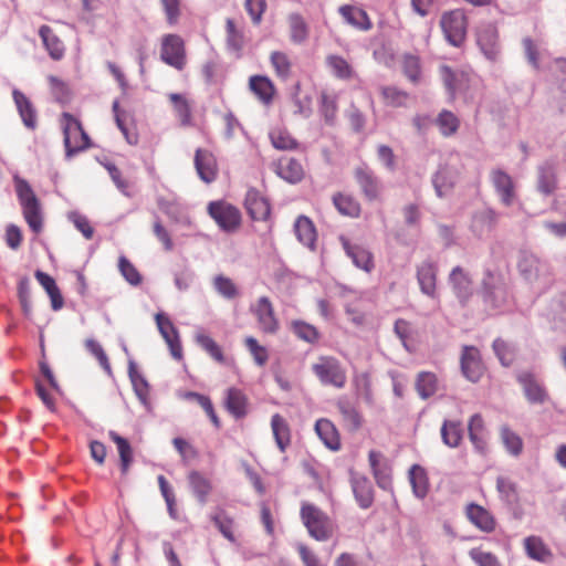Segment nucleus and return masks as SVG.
Wrapping results in <instances>:
<instances>
[{
    "label": "nucleus",
    "instance_id": "338daca9",
    "mask_svg": "<svg viewBox=\"0 0 566 566\" xmlns=\"http://www.w3.org/2000/svg\"><path fill=\"white\" fill-rule=\"evenodd\" d=\"M214 525L218 527L220 533L230 542H234L235 537L233 534V520L224 514H216L212 517Z\"/></svg>",
    "mask_w": 566,
    "mask_h": 566
},
{
    "label": "nucleus",
    "instance_id": "bb28decb",
    "mask_svg": "<svg viewBox=\"0 0 566 566\" xmlns=\"http://www.w3.org/2000/svg\"><path fill=\"white\" fill-rule=\"evenodd\" d=\"M437 266L429 261L422 262L417 270V279L422 293L433 297L437 286Z\"/></svg>",
    "mask_w": 566,
    "mask_h": 566
},
{
    "label": "nucleus",
    "instance_id": "69168bd1",
    "mask_svg": "<svg viewBox=\"0 0 566 566\" xmlns=\"http://www.w3.org/2000/svg\"><path fill=\"white\" fill-rule=\"evenodd\" d=\"M493 349L503 366H510L514 361V352L503 339L493 342Z\"/></svg>",
    "mask_w": 566,
    "mask_h": 566
},
{
    "label": "nucleus",
    "instance_id": "603ef678",
    "mask_svg": "<svg viewBox=\"0 0 566 566\" xmlns=\"http://www.w3.org/2000/svg\"><path fill=\"white\" fill-rule=\"evenodd\" d=\"M270 139L274 148L279 150H291L296 148V140L284 129H273Z\"/></svg>",
    "mask_w": 566,
    "mask_h": 566
},
{
    "label": "nucleus",
    "instance_id": "7c9ffc66",
    "mask_svg": "<svg viewBox=\"0 0 566 566\" xmlns=\"http://www.w3.org/2000/svg\"><path fill=\"white\" fill-rule=\"evenodd\" d=\"M248 397L238 388H229L226 395L224 406L235 418H243L248 413Z\"/></svg>",
    "mask_w": 566,
    "mask_h": 566
},
{
    "label": "nucleus",
    "instance_id": "f3484780",
    "mask_svg": "<svg viewBox=\"0 0 566 566\" xmlns=\"http://www.w3.org/2000/svg\"><path fill=\"white\" fill-rule=\"evenodd\" d=\"M467 518L480 531L484 533H492L496 528V520L485 507L470 503L465 507Z\"/></svg>",
    "mask_w": 566,
    "mask_h": 566
},
{
    "label": "nucleus",
    "instance_id": "473e14b6",
    "mask_svg": "<svg viewBox=\"0 0 566 566\" xmlns=\"http://www.w3.org/2000/svg\"><path fill=\"white\" fill-rule=\"evenodd\" d=\"M108 437L117 447L120 472L123 475H126L134 461L133 448L128 440L119 436L116 431L111 430Z\"/></svg>",
    "mask_w": 566,
    "mask_h": 566
},
{
    "label": "nucleus",
    "instance_id": "ea45409f",
    "mask_svg": "<svg viewBox=\"0 0 566 566\" xmlns=\"http://www.w3.org/2000/svg\"><path fill=\"white\" fill-rule=\"evenodd\" d=\"M270 63L274 70L276 77L286 81L292 75L293 63L287 53L282 51H273L270 54Z\"/></svg>",
    "mask_w": 566,
    "mask_h": 566
},
{
    "label": "nucleus",
    "instance_id": "774afa93",
    "mask_svg": "<svg viewBox=\"0 0 566 566\" xmlns=\"http://www.w3.org/2000/svg\"><path fill=\"white\" fill-rule=\"evenodd\" d=\"M539 260L535 255H525L518 263L521 273L528 280L537 276Z\"/></svg>",
    "mask_w": 566,
    "mask_h": 566
},
{
    "label": "nucleus",
    "instance_id": "5fc2aeb1",
    "mask_svg": "<svg viewBox=\"0 0 566 566\" xmlns=\"http://www.w3.org/2000/svg\"><path fill=\"white\" fill-rule=\"evenodd\" d=\"M292 329L300 339L311 344L316 343L319 338L317 328L302 321L293 322Z\"/></svg>",
    "mask_w": 566,
    "mask_h": 566
},
{
    "label": "nucleus",
    "instance_id": "e433bc0d",
    "mask_svg": "<svg viewBox=\"0 0 566 566\" xmlns=\"http://www.w3.org/2000/svg\"><path fill=\"white\" fill-rule=\"evenodd\" d=\"M353 492L361 509H368L374 502V492L370 482L365 476H356L352 481Z\"/></svg>",
    "mask_w": 566,
    "mask_h": 566
},
{
    "label": "nucleus",
    "instance_id": "a18cd8bd",
    "mask_svg": "<svg viewBox=\"0 0 566 566\" xmlns=\"http://www.w3.org/2000/svg\"><path fill=\"white\" fill-rule=\"evenodd\" d=\"M416 389L423 399L433 396L438 390L437 376L430 371H421L417 377Z\"/></svg>",
    "mask_w": 566,
    "mask_h": 566
},
{
    "label": "nucleus",
    "instance_id": "2eb2a0df",
    "mask_svg": "<svg viewBox=\"0 0 566 566\" xmlns=\"http://www.w3.org/2000/svg\"><path fill=\"white\" fill-rule=\"evenodd\" d=\"M195 167L201 180L207 184L216 180L218 165L213 154L207 149L198 148L195 155Z\"/></svg>",
    "mask_w": 566,
    "mask_h": 566
},
{
    "label": "nucleus",
    "instance_id": "dca6fc26",
    "mask_svg": "<svg viewBox=\"0 0 566 566\" xmlns=\"http://www.w3.org/2000/svg\"><path fill=\"white\" fill-rule=\"evenodd\" d=\"M491 181L502 203L510 207L516 197L515 186L511 176L501 169H494L491 171Z\"/></svg>",
    "mask_w": 566,
    "mask_h": 566
},
{
    "label": "nucleus",
    "instance_id": "37998d69",
    "mask_svg": "<svg viewBox=\"0 0 566 566\" xmlns=\"http://www.w3.org/2000/svg\"><path fill=\"white\" fill-rule=\"evenodd\" d=\"M333 202L343 216L357 218L360 214V203L349 195L337 193L333 197Z\"/></svg>",
    "mask_w": 566,
    "mask_h": 566
},
{
    "label": "nucleus",
    "instance_id": "864d4df0",
    "mask_svg": "<svg viewBox=\"0 0 566 566\" xmlns=\"http://www.w3.org/2000/svg\"><path fill=\"white\" fill-rule=\"evenodd\" d=\"M213 286L224 298L233 300L239 296V289L234 282L224 275H217L213 280Z\"/></svg>",
    "mask_w": 566,
    "mask_h": 566
},
{
    "label": "nucleus",
    "instance_id": "13d9d810",
    "mask_svg": "<svg viewBox=\"0 0 566 566\" xmlns=\"http://www.w3.org/2000/svg\"><path fill=\"white\" fill-rule=\"evenodd\" d=\"M501 438L506 449L514 455L521 453L523 448L522 439L513 432L507 426L501 428Z\"/></svg>",
    "mask_w": 566,
    "mask_h": 566
},
{
    "label": "nucleus",
    "instance_id": "f257e3e1",
    "mask_svg": "<svg viewBox=\"0 0 566 566\" xmlns=\"http://www.w3.org/2000/svg\"><path fill=\"white\" fill-rule=\"evenodd\" d=\"M14 184L25 222L35 234L41 233L43 230V214L40 200L27 180L15 177Z\"/></svg>",
    "mask_w": 566,
    "mask_h": 566
},
{
    "label": "nucleus",
    "instance_id": "a211bd4d",
    "mask_svg": "<svg viewBox=\"0 0 566 566\" xmlns=\"http://www.w3.org/2000/svg\"><path fill=\"white\" fill-rule=\"evenodd\" d=\"M244 206L249 216L255 221H264L271 213L268 199L264 198L256 189L248 190Z\"/></svg>",
    "mask_w": 566,
    "mask_h": 566
},
{
    "label": "nucleus",
    "instance_id": "9d476101",
    "mask_svg": "<svg viewBox=\"0 0 566 566\" xmlns=\"http://www.w3.org/2000/svg\"><path fill=\"white\" fill-rule=\"evenodd\" d=\"M460 363L462 374L468 380L476 382L481 379L485 367L476 347L463 346Z\"/></svg>",
    "mask_w": 566,
    "mask_h": 566
},
{
    "label": "nucleus",
    "instance_id": "0e129e2a",
    "mask_svg": "<svg viewBox=\"0 0 566 566\" xmlns=\"http://www.w3.org/2000/svg\"><path fill=\"white\" fill-rule=\"evenodd\" d=\"M85 347L92 355L95 356L102 368L108 374H111V364L101 344L94 339H86Z\"/></svg>",
    "mask_w": 566,
    "mask_h": 566
},
{
    "label": "nucleus",
    "instance_id": "4d7b16f0",
    "mask_svg": "<svg viewBox=\"0 0 566 566\" xmlns=\"http://www.w3.org/2000/svg\"><path fill=\"white\" fill-rule=\"evenodd\" d=\"M118 269L129 284L137 286L142 283L143 277L140 273L126 256H119Z\"/></svg>",
    "mask_w": 566,
    "mask_h": 566
},
{
    "label": "nucleus",
    "instance_id": "6e6552de",
    "mask_svg": "<svg viewBox=\"0 0 566 566\" xmlns=\"http://www.w3.org/2000/svg\"><path fill=\"white\" fill-rule=\"evenodd\" d=\"M506 286L501 275L488 270L482 280V296L490 308H497L506 301Z\"/></svg>",
    "mask_w": 566,
    "mask_h": 566
},
{
    "label": "nucleus",
    "instance_id": "6ab92c4d",
    "mask_svg": "<svg viewBox=\"0 0 566 566\" xmlns=\"http://www.w3.org/2000/svg\"><path fill=\"white\" fill-rule=\"evenodd\" d=\"M526 556L535 562L547 564L553 560V552L544 539L536 535H530L523 539Z\"/></svg>",
    "mask_w": 566,
    "mask_h": 566
},
{
    "label": "nucleus",
    "instance_id": "de8ad7c7",
    "mask_svg": "<svg viewBox=\"0 0 566 566\" xmlns=\"http://www.w3.org/2000/svg\"><path fill=\"white\" fill-rule=\"evenodd\" d=\"M290 36L294 43H303L308 36V27L300 14H291L289 18Z\"/></svg>",
    "mask_w": 566,
    "mask_h": 566
},
{
    "label": "nucleus",
    "instance_id": "39448f33",
    "mask_svg": "<svg viewBox=\"0 0 566 566\" xmlns=\"http://www.w3.org/2000/svg\"><path fill=\"white\" fill-rule=\"evenodd\" d=\"M440 25L448 42L454 46H460L467 36L468 21L461 9L446 12L440 21Z\"/></svg>",
    "mask_w": 566,
    "mask_h": 566
},
{
    "label": "nucleus",
    "instance_id": "f8f14e48",
    "mask_svg": "<svg viewBox=\"0 0 566 566\" xmlns=\"http://www.w3.org/2000/svg\"><path fill=\"white\" fill-rule=\"evenodd\" d=\"M517 381L522 386L526 399L531 403H544L547 398L545 387L538 381L536 376L531 371H521L517 375Z\"/></svg>",
    "mask_w": 566,
    "mask_h": 566
},
{
    "label": "nucleus",
    "instance_id": "9b49d317",
    "mask_svg": "<svg viewBox=\"0 0 566 566\" xmlns=\"http://www.w3.org/2000/svg\"><path fill=\"white\" fill-rule=\"evenodd\" d=\"M157 327L167 343L174 358L180 360L182 358V346L179 339V334L172 322L168 316L158 313L155 316Z\"/></svg>",
    "mask_w": 566,
    "mask_h": 566
},
{
    "label": "nucleus",
    "instance_id": "c9c22d12",
    "mask_svg": "<svg viewBox=\"0 0 566 566\" xmlns=\"http://www.w3.org/2000/svg\"><path fill=\"white\" fill-rule=\"evenodd\" d=\"M382 102L386 106L399 108L406 107L410 99V94L395 85H384L379 88Z\"/></svg>",
    "mask_w": 566,
    "mask_h": 566
},
{
    "label": "nucleus",
    "instance_id": "cd10ccee",
    "mask_svg": "<svg viewBox=\"0 0 566 566\" xmlns=\"http://www.w3.org/2000/svg\"><path fill=\"white\" fill-rule=\"evenodd\" d=\"M275 171L282 179L291 184H296L304 177V169L301 163L286 156L279 159Z\"/></svg>",
    "mask_w": 566,
    "mask_h": 566
},
{
    "label": "nucleus",
    "instance_id": "7ed1b4c3",
    "mask_svg": "<svg viewBox=\"0 0 566 566\" xmlns=\"http://www.w3.org/2000/svg\"><path fill=\"white\" fill-rule=\"evenodd\" d=\"M61 124L67 156H73L91 146L90 137L83 129L81 122L72 114L63 113Z\"/></svg>",
    "mask_w": 566,
    "mask_h": 566
},
{
    "label": "nucleus",
    "instance_id": "1a4fd4ad",
    "mask_svg": "<svg viewBox=\"0 0 566 566\" xmlns=\"http://www.w3.org/2000/svg\"><path fill=\"white\" fill-rule=\"evenodd\" d=\"M448 282L455 297L462 305H465L474 293V281L471 273L460 265L454 266L448 276Z\"/></svg>",
    "mask_w": 566,
    "mask_h": 566
},
{
    "label": "nucleus",
    "instance_id": "09e8293b",
    "mask_svg": "<svg viewBox=\"0 0 566 566\" xmlns=\"http://www.w3.org/2000/svg\"><path fill=\"white\" fill-rule=\"evenodd\" d=\"M169 101L171 102L174 109L179 117L181 124L184 126L190 125L191 123V108L187 101V98L178 93H171L169 95Z\"/></svg>",
    "mask_w": 566,
    "mask_h": 566
},
{
    "label": "nucleus",
    "instance_id": "b1692460",
    "mask_svg": "<svg viewBox=\"0 0 566 566\" xmlns=\"http://www.w3.org/2000/svg\"><path fill=\"white\" fill-rule=\"evenodd\" d=\"M399 65L402 74L412 85H418L422 81L423 71L420 55L405 52L399 57Z\"/></svg>",
    "mask_w": 566,
    "mask_h": 566
},
{
    "label": "nucleus",
    "instance_id": "8fccbe9b",
    "mask_svg": "<svg viewBox=\"0 0 566 566\" xmlns=\"http://www.w3.org/2000/svg\"><path fill=\"white\" fill-rule=\"evenodd\" d=\"M326 63L331 67L333 74L342 80H348L353 76L354 71L350 64L339 55H328Z\"/></svg>",
    "mask_w": 566,
    "mask_h": 566
},
{
    "label": "nucleus",
    "instance_id": "58836bf2",
    "mask_svg": "<svg viewBox=\"0 0 566 566\" xmlns=\"http://www.w3.org/2000/svg\"><path fill=\"white\" fill-rule=\"evenodd\" d=\"M295 234L298 241L305 247L313 248L316 241L314 223L304 216H300L294 224Z\"/></svg>",
    "mask_w": 566,
    "mask_h": 566
},
{
    "label": "nucleus",
    "instance_id": "bf43d9fd",
    "mask_svg": "<svg viewBox=\"0 0 566 566\" xmlns=\"http://www.w3.org/2000/svg\"><path fill=\"white\" fill-rule=\"evenodd\" d=\"M226 29L228 46L235 52L241 51L244 44V38L242 32L237 29L234 21L228 19L226 22Z\"/></svg>",
    "mask_w": 566,
    "mask_h": 566
},
{
    "label": "nucleus",
    "instance_id": "423d86ee",
    "mask_svg": "<svg viewBox=\"0 0 566 566\" xmlns=\"http://www.w3.org/2000/svg\"><path fill=\"white\" fill-rule=\"evenodd\" d=\"M160 59L167 65L178 71L187 63L185 41L178 34H166L161 39Z\"/></svg>",
    "mask_w": 566,
    "mask_h": 566
},
{
    "label": "nucleus",
    "instance_id": "a878e982",
    "mask_svg": "<svg viewBox=\"0 0 566 566\" xmlns=\"http://www.w3.org/2000/svg\"><path fill=\"white\" fill-rule=\"evenodd\" d=\"M188 483L195 496L200 504L208 501V496L212 492V482L203 473L192 470L187 475Z\"/></svg>",
    "mask_w": 566,
    "mask_h": 566
},
{
    "label": "nucleus",
    "instance_id": "79ce46f5",
    "mask_svg": "<svg viewBox=\"0 0 566 566\" xmlns=\"http://www.w3.org/2000/svg\"><path fill=\"white\" fill-rule=\"evenodd\" d=\"M463 431L460 421L446 420L441 427L442 441L450 448H457L462 441Z\"/></svg>",
    "mask_w": 566,
    "mask_h": 566
},
{
    "label": "nucleus",
    "instance_id": "49530a36",
    "mask_svg": "<svg viewBox=\"0 0 566 566\" xmlns=\"http://www.w3.org/2000/svg\"><path fill=\"white\" fill-rule=\"evenodd\" d=\"M409 480L413 493L418 497H424L428 493V478L426 471L420 465H412L409 471Z\"/></svg>",
    "mask_w": 566,
    "mask_h": 566
},
{
    "label": "nucleus",
    "instance_id": "6e6d98bb",
    "mask_svg": "<svg viewBox=\"0 0 566 566\" xmlns=\"http://www.w3.org/2000/svg\"><path fill=\"white\" fill-rule=\"evenodd\" d=\"M496 489L501 495V499L512 504L518 500V493L516 484L507 478L499 476L496 480Z\"/></svg>",
    "mask_w": 566,
    "mask_h": 566
},
{
    "label": "nucleus",
    "instance_id": "4c0bfd02",
    "mask_svg": "<svg viewBox=\"0 0 566 566\" xmlns=\"http://www.w3.org/2000/svg\"><path fill=\"white\" fill-rule=\"evenodd\" d=\"M337 408L342 415L344 426L349 431H357L363 426L364 419L361 413L348 401H338Z\"/></svg>",
    "mask_w": 566,
    "mask_h": 566
},
{
    "label": "nucleus",
    "instance_id": "c85d7f7f",
    "mask_svg": "<svg viewBox=\"0 0 566 566\" xmlns=\"http://www.w3.org/2000/svg\"><path fill=\"white\" fill-rule=\"evenodd\" d=\"M193 339L214 361L219 364L226 363L221 346L203 328H198L195 332Z\"/></svg>",
    "mask_w": 566,
    "mask_h": 566
},
{
    "label": "nucleus",
    "instance_id": "ddd939ff",
    "mask_svg": "<svg viewBox=\"0 0 566 566\" xmlns=\"http://www.w3.org/2000/svg\"><path fill=\"white\" fill-rule=\"evenodd\" d=\"M253 314L256 316L260 329L266 334H273L279 328L277 319L271 301L266 296H262L252 307Z\"/></svg>",
    "mask_w": 566,
    "mask_h": 566
},
{
    "label": "nucleus",
    "instance_id": "412c9836",
    "mask_svg": "<svg viewBox=\"0 0 566 566\" xmlns=\"http://www.w3.org/2000/svg\"><path fill=\"white\" fill-rule=\"evenodd\" d=\"M340 242L346 254L358 269L368 273L374 269V256L369 250L358 244H352L345 237H340Z\"/></svg>",
    "mask_w": 566,
    "mask_h": 566
},
{
    "label": "nucleus",
    "instance_id": "052dcab7",
    "mask_svg": "<svg viewBox=\"0 0 566 566\" xmlns=\"http://www.w3.org/2000/svg\"><path fill=\"white\" fill-rule=\"evenodd\" d=\"M244 344L252 355L254 361L259 366H264L269 359V353L266 348L258 343V340L249 336L244 339Z\"/></svg>",
    "mask_w": 566,
    "mask_h": 566
},
{
    "label": "nucleus",
    "instance_id": "0eeeda50",
    "mask_svg": "<svg viewBox=\"0 0 566 566\" xmlns=\"http://www.w3.org/2000/svg\"><path fill=\"white\" fill-rule=\"evenodd\" d=\"M208 212L220 229L226 232H234L241 224V213L239 209L224 201L210 202Z\"/></svg>",
    "mask_w": 566,
    "mask_h": 566
},
{
    "label": "nucleus",
    "instance_id": "3c124183",
    "mask_svg": "<svg viewBox=\"0 0 566 566\" xmlns=\"http://www.w3.org/2000/svg\"><path fill=\"white\" fill-rule=\"evenodd\" d=\"M497 219L499 214L493 209H484L474 216L473 228L479 232L491 230L497 223Z\"/></svg>",
    "mask_w": 566,
    "mask_h": 566
},
{
    "label": "nucleus",
    "instance_id": "f704fd0d",
    "mask_svg": "<svg viewBox=\"0 0 566 566\" xmlns=\"http://www.w3.org/2000/svg\"><path fill=\"white\" fill-rule=\"evenodd\" d=\"M271 428L279 449L284 452L291 444V429L286 419L280 413L273 415L271 418Z\"/></svg>",
    "mask_w": 566,
    "mask_h": 566
},
{
    "label": "nucleus",
    "instance_id": "c03bdc74",
    "mask_svg": "<svg viewBox=\"0 0 566 566\" xmlns=\"http://www.w3.org/2000/svg\"><path fill=\"white\" fill-rule=\"evenodd\" d=\"M537 188L542 193L546 196L552 195L556 190V172L552 165L546 164L539 168Z\"/></svg>",
    "mask_w": 566,
    "mask_h": 566
},
{
    "label": "nucleus",
    "instance_id": "c756f323",
    "mask_svg": "<svg viewBox=\"0 0 566 566\" xmlns=\"http://www.w3.org/2000/svg\"><path fill=\"white\" fill-rule=\"evenodd\" d=\"M39 35L51 59L60 61L64 57V44L49 25H42L39 30Z\"/></svg>",
    "mask_w": 566,
    "mask_h": 566
},
{
    "label": "nucleus",
    "instance_id": "aec40b11",
    "mask_svg": "<svg viewBox=\"0 0 566 566\" xmlns=\"http://www.w3.org/2000/svg\"><path fill=\"white\" fill-rule=\"evenodd\" d=\"M478 44L486 59L495 61L500 55L499 31L494 25H486L478 33Z\"/></svg>",
    "mask_w": 566,
    "mask_h": 566
},
{
    "label": "nucleus",
    "instance_id": "20e7f679",
    "mask_svg": "<svg viewBox=\"0 0 566 566\" xmlns=\"http://www.w3.org/2000/svg\"><path fill=\"white\" fill-rule=\"evenodd\" d=\"M312 370L318 380L325 386L344 388L347 376L340 361L333 356H322L317 363L313 364Z\"/></svg>",
    "mask_w": 566,
    "mask_h": 566
},
{
    "label": "nucleus",
    "instance_id": "4468645a",
    "mask_svg": "<svg viewBox=\"0 0 566 566\" xmlns=\"http://www.w3.org/2000/svg\"><path fill=\"white\" fill-rule=\"evenodd\" d=\"M439 73L451 101L455 99L457 94L465 93L469 90V87H467L470 81L468 74L454 72L448 65L440 66Z\"/></svg>",
    "mask_w": 566,
    "mask_h": 566
},
{
    "label": "nucleus",
    "instance_id": "a19ab883",
    "mask_svg": "<svg viewBox=\"0 0 566 566\" xmlns=\"http://www.w3.org/2000/svg\"><path fill=\"white\" fill-rule=\"evenodd\" d=\"M434 123L443 137L455 135L460 128L459 117L449 109H442L438 114Z\"/></svg>",
    "mask_w": 566,
    "mask_h": 566
},
{
    "label": "nucleus",
    "instance_id": "680f3d73",
    "mask_svg": "<svg viewBox=\"0 0 566 566\" xmlns=\"http://www.w3.org/2000/svg\"><path fill=\"white\" fill-rule=\"evenodd\" d=\"M469 555L478 566H504L496 555L481 548H472Z\"/></svg>",
    "mask_w": 566,
    "mask_h": 566
},
{
    "label": "nucleus",
    "instance_id": "4be33fe9",
    "mask_svg": "<svg viewBox=\"0 0 566 566\" xmlns=\"http://www.w3.org/2000/svg\"><path fill=\"white\" fill-rule=\"evenodd\" d=\"M355 178L368 201L378 200L380 198L381 185L374 176L373 171L364 167H358L355 170Z\"/></svg>",
    "mask_w": 566,
    "mask_h": 566
},
{
    "label": "nucleus",
    "instance_id": "f03ea898",
    "mask_svg": "<svg viewBox=\"0 0 566 566\" xmlns=\"http://www.w3.org/2000/svg\"><path fill=\"white\" fill-rule=\"evenodd\" d=\"M301 518L310 535L316 541L324 542L332 537L334 532L333 522L317 506L304 503L301 507Z\"/></svg>",
    "mask_w": 566,
    "mask_h": 566
},
{
    "label": "nucleus",
    "instance_id": "e2e57ef3",
    "mask_svg": "<svg viewBox=\"0 0 566 566\" xmlns=\"http://www.w3.org/2000/svg\"><path fill=\"white\" fill-rule=\"evenodd\" d=\"M157 480H158L161 495L165 499V502L167 504L168 512H169L170 516L176 517V510H175L176 496L172 491V488L170 486V484L168 483V481L166 480V478L164 475H159Z\"/></svg>",
    "mask_w": 566,
    "mask_h": 566
},
{
    "label": "nucleus",
    "instance_id": "2f4dec72",
    "mask_svg": "<svg viewBox=\"0 0 566 566\" xmlns=\"http://www.w3.org/2000/svg\"><path fill=\"white\" fill-rule=\"evenodd\" d=\"M12 96L25 127L34 129L36 127V112L31 101L18 90L12 92Z\"/></svg>",
    "mask_w": 566,
    "mask_h": 566
},
{
    "label": "nucleus",
    "instance_id": "72a5a7b5",
    "mask_svg": "<svg viewBox=\"0 0 566 566\" xmlns=\"http://www.w3.org/2000/svg\"><path fill=\"white\" fill-rule=\"evenodd\" d=\"M339 13L345 19V21L363 31H367L371 28V22L365 10L354 7V6H342L339 8Z\"/></svg>",
    "mask_w": 566,
    "mask_h": 566
},
{
    "label": "nucleus",
    "instance_id": "5701e85b",
    "mask_svg": "<svg viewBox=\"0 0 566 566\" xmlns=\"http://www.w3.org/2000/svg\"><path fill=\"white\" fill-rule=\"evenodd\" d=\"M249 88L264 105H270L276 94L272 80L265 75H252L249 78Z\"/></svg>",
    "mask_w": 566,
    "mask_h": 566
},
{
    "label": "nucleus",
    "instance_id": "393cba45",
    "mask_svg": "<svg viewBox=\"0 0 566 566\" xmlns=\"http://www.w3.org/2000/svg\"><path fill=\"white\" fill-rule=\"evenodd\" d=\"M315 431L322 442L331 450L338 451L342 447L340 436L336 426L328 419H318L315 423Z\"/></svg>",
    "mask_w": 566,
    "mask_h": 566
}]
</instances>
